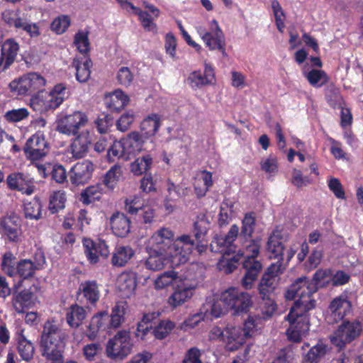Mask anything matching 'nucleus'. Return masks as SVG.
<instances>
[{
  "mask_svg": "<svg viewBox=\"0 0 363 363\" xmlns=\"http://www.w3.org/2000/svg\"><path fill=\"white\" fill-rule=\"evenodd\" d=\"M291 307L286 319L289 323L286 330L288 339L294 342H300L302 336L306 335L310 329L309 311L315 307V299H307L300 296Z\"/></svg>",
  "mask_w": 363,
  "mask_h": 363,
  "instance_id": "nucleus-1",
  "label": "nucleus"
},
{
  "mask_svg": "<svg viewBox=\"0 0 363 363\" xmlns=\"http://www.w3.org/2000/svg\"><path fill=\"white\" fill-rule=\"evenodd\" d=\"M328 275L326 270H317L312 279L303 276L297 278L286 289L284 297L286 300H294L296 296L313 299L312 296L318 289V284Z\"/></svg>",
  "mask_w": 363,
  "mask_h": 363,
  "instance_id": "nucleus-2",
  "label": "nucleus"
},
{
  "mask_svg": "<svg viewBox=\"0 0 363 363\" xmlns=\"http://www.w3.org/2000/svg\"><path fill=\"white\" fill-rule=\"evenodd\" d=\"M133 342L129 331L121 330L111 338L106 347L108 357L114 361H122L132 350Z\"/></svg>",
  "mask_w": 363,
  "mask_h": 363,
  "instance_id": "nucleus-3",
  "label": "nucleus"
},
{
  "mask_svg": "<svg viewBox=\"0 0 363 363\" xmlns=\"http://www.w3.org/2000/svg\"><path fill=\"white\" fill-rule=\"evenodd\" d=\"M45 78L37 72H30L10 82L11 92L18 95H32L45 85Z\"/></svg>",
  "mask_w": 363,
  "mask_h": 363,
  "instance_id": "nucleus-4",
  "label": "nucleus"
},
{
  "mask_svg": "<svg viewBox=\"0 0 363 363\" xmlns=\"http://www.w3.org/2000/svg\"><path fill=\"white\" fill-rule=\"evenodd\" d=\"M284 269L280 262L272 263L267 267L257 286L262 299H269L270 296L274 292L279 284L280 275L284 273Z\"/></svg>",
  "mask_w": 363,
  "mask_h": 363,
  "instance_id": "nucleus-5",
  "label": "nucleus"
},
{
  "mask_svg": "<svg viewBox=\"0 0 363 363\" xmlns=\"http://www.w3.org/2000/svg\"><path fill=\"white\" fill-rule=\"evenodd\" d=\"M362 332V324L359 320H343L330 338L333 344L340 347L351 343Z\"/></svg>",
  "mask_w": 363,
  "mask_h": 363,
  "instance_id": "nucleus-6",
  "label": "nucleus"
},
{
  "mask_svg": "<svg viewBox=\"0 0 363 363\" xmlns=\"http://www.w3.org/2000/svg\"><path fill=\"white\" fill-rule=\"evenodd\" d=\"M89 121L87 115L82 111H74L63 116L56 121V130L62 134L75 135L81 127L85 126Z\"/></svg>",
  "mask_w": 363,
  "mask_h": 363,
  "instance_id": "nucleus-7",
  "label": "nucleus"
},
{
  "mask_svg": "<svg viewBox=\"0 0 363 363\" xmlns=\"http://www.w3.org/2000/svg\"><path fill=\"white\" fill-rule=\"evenodd\" d=\"M0 233L9 242H19L22 235L21 218L13 212L1 217Z\"/></svg>",
  "mask_w": 363,
  "mask_h": 363,
  "instance_id": "nucleus-8",
  "label": "nucleus"
},
{
  "mask_svg": "<svg viewBox=\"0 0 363 363\" xmlns=\"http://www.w3.org/2000/svg\"><path fill=\"white\" fill-rule=\"evenodd\" d=\"M252 305L251 296L245 291L228 287V311L232 315L247 314Z\"/></svg>",
  "mask_w": 363,
  "mask_h": 363,
  "instance_id": "nucleus-9",
  "label": "nucleus"
},
{
  "mask_svg": "<svg viewBox=\"0 0 363 363\" xmlns=\"http://www.w3.org/2000/svg\"><path fill=\"white\" fill-rule=\"evenodd\" d=\"M4 22L9 27L26 32L31 38L40 35L39 27L35 23H29L21 15L18 10H5L2 13Z\"/></svg>",
  "mask_w": 363,
  "mask_h": 363,
  "instance_id": "nucleus-10",
  "label": "nucleus"
},
{
  "mask_svg": "<svg viewBox=\"0 0 363 363\" xmlns=\"http://www.w3.org/2000/svg\"><path fill=\"white\" fill-rule=\"evenodd\" d=\"M352 311V305L346 296L340 295L335 297L330 303L328 308L326 320L329 324L344 320Z\"/></svg>",
  "mask_w": 363,
  "mask_h": 363,
  "instance_id": "nucleus-11",
  "label": "nucleus"
},
{
  "mask_svg": "<svg viewBox=\"0 0 363 363\" xmlns=\"http://www.w3.org/2000/svg\"><path fill=\"white\" fill-rule=\"evenodd\" d=\"M23 151L28 160L38 161L48 154V145L43 135L35 134L27 140Z\"/></svg>",
  "mask_w": 363,
  "mask_h": 363,
  "instance_id": "nucleus-12",
  "label": "nucleus"
},
{
  "mask_svg": "<svg viewBox=\"0 0 363 363\" xmlns=\"http://www.w3.org/2000/svg\"><path fill=\"white\" fill-rule=\"evenodd\" d=\"M96 165L89 160L77 162L71 169L69 179L74 186L84 185L91 179Z\"/></svg>",
  "mask_w": 363,
  "mask_h": 363,
  "instance_id": "nucleus-13",
  "label": "nucleus"
},
{
  "mask_svg": "<svg viewBox=\"0 0 363 363\" xmlns=\"http://www.w3.org/2000/svg\"><path fill=\"white\" fill-rule=\"evenodd\" d=\"M242 262L245 273L241 280V285L245 290L252 289L255 281L257 279L259 273L262 270V264L260 261L253 257H242Z\"/></svg>",
  "mask_w": 363,
  "mask_h": 363,
  "instance_id": "nucleus-14",
  "label": "nucleus"
},
{
  "mask_svg": "<svg viewBox=\"0 0 363 363\" xmlns=\"http://www.w3.org/2000/svg\"><path fill=\"white\" fill-rule=\"evenodd\" d=\"M78 299L87 306H95L100 298L99 284L95 280H88L80 284L77 291Z\"/></svg>",
  "mask_w": 363,
  "mask_h": 363,
  "instance_id": "nucleus-15",
  "label": "nucleus"
},
{
  "mask_svg": "<svg viewBox=\"0 0 363 363\" xmlns=\"http://www.w3.org/2000/svg\"><path fill=\"white\" fill-rule=\"evenodd\" d=\"M65 334L54 321H46L43 328L40 345L65 343Z\"/></svg>",
  "mask_w": 363,
  "mask_h": 363,
  "instance_id": "nucleus-16",
  "label": "nucleus"
},
{
  "mask_svg": "<svg viewBox=\"0 0 363 363\" xmlns=\"http://www.w3.org/2000/svg\"><path fill=\"white\" fill-rule=\"evenodd\" d=\"M174 233L168 228H161L151 236L152 250L167 253L173 245Z\"/></svg>",
  "mask_w": 363,
  "mask_h": 363,
  "instance_id": "nucleus-17",
  "label": "nucleus"
},
{
  "mask_svg": "<svg viewBox=\"0 0 363 363\" xmlns=\"http://www.w3.org/2000/svg\"><path fill=\"white\" fill-rule=\"evenodd\" d=\"M238 234L239 227L233 225L228 230V274L237 269L244 255V251L242 249L236 250V246L233 243Z\"/></svg>",
  "mask_w": 363,
  "mask_h": 363,
  "instance_id": "nucleus-18",
  "label": "nucleus"
},
{
  "mask_svg": "<svg viewBox=\"0 0 363 363\" xmlns=\"http://www.w3.org/2000/svg\"><path fill=\"white\" fill-rule=\"evenodd\" d=\"M125 210L130 214L140 213L145 223H152L155 215V210L148 206H143L138 196L125 199Z\"/></svg>",
  "mask_w": 363,
  "mask_h": 363,
  "instance_id": "nucleus-19",
  "label": "nucleus"
},
{
  "mask_svg": "<svg viewBox=\"0 0 363 363\" xmlns=\"http://www.w3.org/2000/svg\"><path fill=\"white\" fill-rule=\"evenodd\" d=\"M19 50L18 44L13 39L6 40L1 45L0 72L6 70L16 60Z\"/></svg>",
  "mask_w": 363,
  "mask_h": 363,
  "instance_id": "nucleus-20",
  "label": "nucleus"
},
{
  "mask_svg": "<svg viewBox=\"0 0 363 363\" xmlns=\"http://www.w3.org/2000/svg\"><path fill=\"white\" fill-rule=\"evenodd\" d=\"M91 140L89 133L82 132L76 136L69 145L73 158L79 160L84 157L89 152Z\"/></svg>",
  "mask_w": 363,
  "mask_h": 363,
  "instance_id": "nucleus-21",
  "label": "nucleus"
},
{
  "mask_svg": "<svg viewBox=\"0 0 363 363\" xmlns=\"http://www.w3.org/2000/svg\"><path fill=\"white\" fill-rule=\"evenodd\" d=\"M283 237L278 230H274L268 238L266 249L270 252V257L277 259V262L283 265L284 246L282 243Z\"/></svg>",
  "mask_w": 363,
  "mask_h": 363,
  "instance_id": "nucleus-22",
  "label": "nucleus"
},
{
  "mask_svg": "<svg viewBox=\"0 0 363 363\" xmlns=\"http://www.w3.org/2000/svg\"><path fill=\"white\" fill-rule=\"evenodd\" d=\"M111 228L118 237L124 238L130 232V221L123 213L116 212L110 218Z\"/></svg>",
  "mask_w": 363,
  "mask_h": 363,
  "instance_id": "nucleus-23",
  "label": "nucleus"
},
{
  "mask_svg": "<svg viewBox=\"0 0 363 363\" xmlns=\"http://www.w3.org/2000/svg\"><path fill=\"white\" fill-rule=\"evenodd\" d=\"M136 279L135 273L132 272H123L117 278V288L124 296H129L134 293L136 289Z\"/></svg>",
  "mask_w": 363,
  "mask_h": 363,
  "instance_id": "nucleus-24",
  "label": "nucleus"
},
{
  "mask_svg": "<svg viewBox=\"0 0 363 363\" xmlns=\"http://www.w3.org/2000/svg\"><path fill=\"white\" fill-rule=\"evenodd\" d=\"M212 28H215V37H213L211 33H206L203 36V40L206 42V45L211 50L218 49L225 55V39L224 35L218 28V23L213 21L211 23Z\"/></svg>",
  "mask_w": 363,
  "mask_h": 363,
  "instance_id": "nucleus-25",
  "label": "nucleus"
},
{
  "mask_svg": "<svg viewBox=\"0 0 363 363\" xmlns=\"http://www.w3.org/2000/svg\"><path fill=\"white\" fill-rule=\"evenodd\" d=\"M227 235L218 237L216 236L214 240L211 243V251L221 255L217 264L219 270H224L227 272V259L225 256L227 254Z\"/></svg>",
  "mask_w": 363,
  "mask_h": 363,
  "instance_id": "nucleus-26",
  "label": "nucleus"
},
{
  "mask_svg": "<svg viewBox=\"0 0 363 363\" xmlns=\"http://www.w3.org/2000/svg\"><path fill=\"white\" fill-rule=\"evenodd\" d=\"M65 346V343L40 345L42 355L48 361L62 362Z\"/></svg>",
  "mask_w": 363,
  "mask_h": 363,
  "instance_id": "nucleus-27",
  "label": "nucleus"
},
{
  "mask_svg": "<svg viewBox=\"0 0 363 363\" xmlns=\"http://www.w3.org/2000/svg\"><path fill=\"white\" fill-rule=\"evenodd\" d=\"M213 184L212 174L211 172L203 170L199 172L195 177L194 190L199 198L206 195L208 189Z\"/></svg>",
  "mask_w": 363,
  "mask_h": 363,
  "instance_id": "nucleus-28",
  "label": "nucleus"
},
{
  "mask_svg": "<svg viewBox=\"0 0 363 363\" xmlns=\"http://www.w3.org/2000/svg\"><path fill=\"white\" fill-rule=\"evenodd\" d=\"M324 92L325 99L328 104L333 109L345 106V101L341 94L340 89L333 83L327 85Z\"/></svg>",
  "mask_w": 363,
  "mask_h": 363,
  "instance_id": "nucleus-29",
  "label": "nucleus"
},
{
  "mask_svg": "<svg viewBox=\"0 0 363 363\" xmlns=\"http://www.w3.org/2000/svg\"><path fill=\"white\" fill-rule=\"evenodd\" d=\"M135 254L130 246L118 245L113 252L111 263L116 267H123L127 264Z\"/></svg>",
  "mask_w": 363,
  "mask_h": 363,
  "instance_id": "nucleus-30",
  "label": "nucleus"
},
{
  "mask_svg": "<svg viewBox=\"0 0 363 363\" xmlns=\"http://www.w3.org/2000/svg\"><path fill=\"white\" fill-rule=\"evenodd\" d=\"M92 65L91 61L89 57H84L82 60L74 59L72 66L76 69V79L80 83L86 82L90 78Z\"/></svg>",
  "mask_w": 363,
  "mask_h": 363,
  "instance_id": "nucleus-31",
  "label": "nucleus"
},
{
  "mask_svg": "<svg viewBox=\"0 0 363 363\" xmlns=\"http://www.w3.org/2000/svg\"><path fill=\"white\" fill-rule=\"evenodd\" d=\"M143 137V136L140 135L139 133L133 131L129 133L125 138L122 140L128 156L134 155L142 150L144 142Z\"/></svg>",
  "mask_w": 363,
  "mask_h": 363,
  "instance_id": "nucleus-32",
  "label": "nucleus"
},
{
  "mask_svg": "<svg viewBox=\"0 0 363 363\" xmlns=\"http://www.w3.org/2000/svg\"><path fill=\"white\" fill-rule=\"evenodd\" d=\"M6 184L9 189L12 191H23L26 185L32 183L28 176L22 172H13L6 178Z\"/></svg>",
  "mask_w": 363,
  "mask_h": 363,
  "instance_id": "nucleus-33",
  "label": "nucleus"
},
{
  "mask_svg": "<svg viewBox=\"0 0 363 363\" xmlns=\"http://www.w3.org/2000/svg\"><path fill=\"white\" fill-rule=\"evenodd\" d=\"M107 106L113 111H119L128 103L129 98L121 89H117L106 97Z\"/></svg>",
  "mask_w": 363,
  "mask_h": 363,
  "instance_id": "nucleus-34",
  "label": "nucleus"
},
{
  "mask_svg": "<svg viewBox=\"0 0 363 363\" xmlns=\"http://www.w3.org/2000/svg\"><path fill=\"white\" fill-rule=\"evenodd\" d=\"M160 116L152 113L148 116L141 123L143 136L149 138L154 136L160 126Z\"/></svg>",
  "mask_w": 363,
  "mask_h": 363,
  "instance_id": "nucleus-35",
  "label": "nucleus"
},
{
  "mask_svg": "<svg viewBox=\"0 0 363 363\" xmlns=\"http://www.w3.org/2000/svg\"><path fill=\"white\" fill-rule=\"evenodd\" d=\"M167 253L152 250L145 261V267L152 271L163 269L167 264Z\"/></svg>",
  "mask_w": 363,
  "mask_h": 363,
  "instance_id": "nucleus-36",
  "label": "nucleus"
},
{
  "mask_svg": "<svg viewBox=\"0 0 363 363\" xmlns=\"http://www.w3.org/2000/svg\"><path fill=\"white\" fill-rule=\"evenodd\" d=\"M191 253V247L184 249L179 243L174 242L172 248L167 254L172 257V262L174 265H179L186 263L189 259Z\"/></svg>",
  "mask_w": 363,
  "mask_h": 363,
  "instance_id": "nucleus-37",
  "label": "nucleus"
},
{
  "mask_svg": "<svg viewBox=\"0 0 363 363\" xmlns=\"http://www.w3.org/2000/svg\"><path fill=\"white\" fill-rule=\"evenodd\" d=\"M23 211L26 219L39 220L42 216V203L40 200L38 198H33L26 201Z\"/></svg>",
  "mask_w": 363,
  "mask_h": 363,
  "instance_id": "nucleus-38",
  "label": "nucleus"
},
{
  "mask_svg": "<svg viewBox=\"0 0 363 363\" xmlns=\"http://www.w3.org/2000/svg\"><path fill=\"white\" fill-rule=\"evenodd\" d=\"M125 302H118L113 307L111 314L108 315V327L111 329H116L121 326L124 321L125 313Z\"/></svg>",
  "mask_w": 363,
  "mask_h": 363,
  "instance_id": "nucleus-39",
  "label": "nucleus"
},
{
  "mask_svg": "<svg viewBox=\"0 0 363 363\" xmlns=\"http://www.w3.org/2000/svg\"><path fill=\"white\" fill-rule=\"evenodd\" d=\"M86 318V311L77 304L72 305L67 313V322L73 328L79 327Z\"/></svg>",
  "mask_w": 363,
  "mask_h": 363,
  "instance_id": "nucleus-40",
  "label": "nucleus"
},
{
  "mask_svg": "<svg viewBox=\"0 0 363 363\" xmlns=\"http://www.w3.org/2000/svg\"><path fill=\"white\" fill-rule=\"evenodd\" d=\"M308 83L315 88H320L329 82V77L323 69H312L305 74Z\"/></svg>",
  "mask_w": 363,
  "mask_h": 363,
  "instance_id": "nucleus-41",
  "label": "nucleus"
},
{
  "mask_svg": "<svg viewBox=\"0 0 363 363\" xmlns=\"http://www.w3.org/2000/svg\"><path fill=\"white\" fill-rule=\"evenodd\" d=\"M103 193L101 184H96L86 187L80 194V201L84 204H89L96 200H99Z\"/></svg>",
  "mask_w": 363,
  "mask_h": 363,
  "instance_id": "nucleus-42",
  "label": "nucleus"
},
{
  "mask_svg": "<svg viewBox=\"0 0 363 363\" xmlns=\"http://www.w3.org/2000/svg\"><path fill=\"white\" fill-rule=\"evenodd\" d=\"M32 294L28 291L23 290L18 294L13 295V306L18 313L25 312L31 304Z\"/></svg>",
  "mask_w": 363,
  "mask_h": 363,
  "instance_id": "nucleus-43",
  "label": "nucleus"
},
{
  "mask_svg": "<svg viewBox=\"0 0 363 363\" xmlns=\"http://www.w3.org/2000/svg\"><path fill=\"white\" fill-rule=\"evenodd\" d=\"M192 296V292L189 288H179L176 289L168 298V303L175 308L182 305Z\"/></svg>",
  "mask_w": 363,
  "mask_h": 363,
  "instance_id": "nucleus-44",
  "label": "nucleus"
},
{
  "mask_svg": "<svg viewBox=\"0 0 363 363\" xmlns=\"http://www.w3.org/2000/svg\"><path fill=\"white\" fill-rule=\"evenodd\" d=\"M255 227V216L254 212H250L245 214L242 220L241 232L240 237L245 240L251 238Z\"/></svg>",
  "mask_w": 363,
  "mask_h": 363,
  "instance_id": "nucleus-45",
  "label": "nucleus"
},
{
  "mask_svg": "<svg viewBox=\"0 0 363 363\" xmlns=\"http://www.w3.org/2000/svg\"><path fill=\"white\" fill-rule=\"evenodd\" d=\"M23 330H22L20 333L18 338V352L22 359L26 362H29L33 357L34 347L33 344L26 340V338L22 335Z\"/></svg>",
  "mask_w": 363,
  "mask_h": 363,
  "instance_id": "nucleus-46",
  "label": "nucleus"
},
{
  "mask_svg": "<svg viewBox=\"0 0 363 363\" xmlns=\"http://www.w3.org/2000/svg\"><path fill=\"white\" fill-rule=\"evenodd\" d=\"M152 163V158L149 155L138 157L131 163V172L135 175H141L150 168Z\"/></svg>",
  "mask_w": 363,
  "mask_h": 363,
  "instance_id": "nucleus-47",
  "label": "nucleus"
},
{
  "mask_svg": "<svg viewBox=\"0 0 363 363\" xmlns=\"http://www.w3.org/2000/svg\"><path fill=\"white\" fill-rule=\"evenodd\" d=\"M123 177V169L120 165H113L105 174L104 184L110 189H113Z\"/></svg>",
  "mask_w": 363,
  "mask_h": 363,
  "instance_id": "nucleus-48",
  "label": "nucleus"
},
{
  "mask_svg": "<svg viewBox=\"0 0 363 363\" xmlns=\"http://www.w3.org/2000/svg\"><path fill=\"white\" fill-rule=\"evenodd\" d=\"M38 269V267L30 259H23L18 263L16 274L23 279H28L33 277Z\"/></svg>",
  "mask_w": 363,
  "mask_h": 363,
  "instance_id": "nucleus-49",
  "label": "nucleus"
},
{
  "mask_svg": "<svg viewBox=\"0 0 363 363\" xmlns=\"http://www.w3.org/2000/svg\"><path fill=\"white\" fill-rule=\"evenodd\" d=\"M106 156L109 162H113L115 158L123 157L127 160L130 157L126 153V150H125L122 140L113 143L111 147L108 148Z\"/></svg>",
  "mask_w": 363,
  "mask_h": 363,
  "instance_id": "nucleus-50",
  "label": "nucleus"
},
{
  "mask_svg": "<svg viewBox=\"0 0 363 363\" xmlns=\"http://www.w3.org/2000/svg\"><path fill=\"white\" fill-rule=\"evenodd\" d=\"M66 195L64 191H57L50 196L49 209L52 213L57 212L59 210L65 208L66 202Z\"/></svg>",
  "mask_w": 363,
  "mask_h": 363,
  "instance_id": "nucleus-51",
  "label": "nucleus"
},
{
  "mask_svg": "<svg viewBox=\"0 0 363 363\" xmlns=\"http://www.w3.org/2000/svg\"><path fill=\"white\" fill-rule=\"evenodd\" d=\"M174 327L175 324L172 321L169 320H162L154 328L152 333L157 339L162 340L170 333Z\"/></svg>",
  "mask_w": 363,
  "mask_h": 363,
  "instance_id": "nucleus-52",
  "label": "nucleus"
},
{
  "mask_svg": "<svg viewBox=\"0 0 363 363\" xmlns=\"http://www.w3.org/2000/svg\"><path fill=\"white\" fill-rule=\"evenodd\" d=\"M326 353V346L323 343H318L313 346L306 355V360L310 363H317Z\"/></svg>",
  "mask_w": 363,
  "mask_h": 363,
  "instance_id": "nucleus-53",
  "label": "nucleus"
},
{
  "mask_svg": "<svg viewBox=\"0 0 363 363\" xmlns=\"http://www.w3.org/2000/svg\"><path fill=\"white\" fill-rule=\"evenodd\" d=\"M209 228L210 223L206 218H199L195 221L194 224V233L196 240L203 242Z\"/></svg>",
  "mask_w": 363,
  "mask_h": 363,
  "instance_id": "nucleus-54",
  "label": "nucleus"
},
{
  "mask_svg": "<svg viewBox=\"0 0 363 363\" xmlns=\"http://www.w3.org/2000/svg\"><path fill=\"white\" fill-rule=\"evenodd\" d=\"M272 9L274 13L277 28L280 33H283L285 28V14L277 0H273L272 1Z\"/></svg>",
  "mask_w": 363,
  "mask_h": 363,
  "instance_id": "nucleus-55",
  "label": "nucleus"
},
{
  "mask_svg": "<svg viewBox=\"0 0 363 363\" xmlns=\"http://www.w3.org/2000/svg\"><path fill=\"white\" fill-rule=\"evenodd\" d=\"M177 278V274L174 271H167L159 276L155 281V286L157 289H164L171 284Z\"/></svg>",
  "mask_w": 363,
  "mask_h": 363,
  "instance_id": "nucleus-56",
  "label": "nucleus"
},
{
  "mask_svg": "<svg viewBox=\"0 0 363 363\" xmlns=\"http://www.w3.org/2000/svg\"><path fill=\"white\" fill-rule=\"evenodd\" d=\"M1 267L3 271L10 277L16 274V257L11 252L4 255Z\"/></svg>",
  "mask_w": 363,
  "mask_h": 363,
  "instance_id": "nucleus-57",
  "label": "nucleus"
},
{
  "mask_svg": "<svg viewBox=\"0 0 363 363\" xmlns=\"http://www.w3.org/2000/svg\"><path fill=\"white\" fill-rule=\"evenodd\" d=\"M227 308V297L225 292L222 294L221 298L214 301L211 308V315L215 318H220L225 314Z\"/></svg>",
  "mask_w": 363,
  "mask_h": 363,
  "instance_id": "nucleus-58",
  "label": "nucleus"
},
{
  "mask_svg": "<svg viewBox=\"0 0 363 363\" xmlns=\"http://www.w3.org/2000/svg\"><path fill=\"white\" fill-rule=\"evenodd\" d=\"M28 116V111L25 108H21L7 111L4 118L9 122H18L26 118Z\"/></svg>",
  "mask_w": 363,
  "mask_h": 363,
  "instance_id": "nucleus-59",
  "label": "nucleus"
},
{
  "mask_svg": "<svg viewBox=\"0 0 363 363\" xmlns=\"http://www.w3.org/2000/svg\"><path fill=\"white\" fill-rule=\"evenodd\" d=\"M83 245L84 247V253L86 258L91 264H96L99 262V255L95 252L94 243L90 239H84Z\"/></svg>",
  "mask_w": 363,
  "mask_h": 363,
  "instance_id": "nucleus-60",
  "label": "nucleus"
},
{
  "mask_svg": "<svg viewBox=\"0 0 363 363\" xmlns=\"http://www.w3.org/2000/svg\"><path fill=\"white\" fill-rule=\"evenodd\" d=\"M312 181L308 176H303L302 172L296 168L293 169L291 176V183L293 185L300 189L311 184Z\"/></svg>",
  "mask_w": 363,
  "mask_h": 363,
  "instance_id": "nucleus-61",
  "label": "nucleus"
},
{
  "mask_svg": "<svg viewBox=\"0 0 363 363\" xmlns=\"http://www.w3.org/2000/svg\"><path fill=\"white\" fill-rule=\"evenodd\" d=\"M261 169L271 175H274L278 172V162L275 157L269 156L260 162Z\"/></svg>",
  "mask_w": 363,
  "mask_h": 363,
  "instance_id": "nucleus-62",
  "label": "nucleus"
},
{
  "mask_svg": "<svg viewBox=\"0 0 363 363\" xmlns=\"http://www.w3.org/2000/svg\"><path fill=\"white\" fill-rule=\"evenodd\" d=\"M74 43L81 53H86L89 51V42L86 33H77L74 37Z\"/></svg>",
  "mask_w": 363,
  "mask_h": 363,
  "instance_id": "nucleus-63",
  "label": "nucleus"
},
{
  "mask_svg": "<svg viewBox=\"0 0 363 363\" xmlns=\"http://www.w3.org/2000/svg\"><path fill=\"white\" fill-rule=\"evenodd\" d=\"M70 20L67 16H62L55 19L51 23V29L57 33H64L69 26Z\"/></svg>",
  "mask_w": 363,
  "mask_h": 363,
  "instance_id": "nucleus-64",
  "label": "nucleus"
}]
</instances>
